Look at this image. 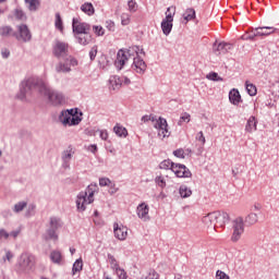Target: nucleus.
<instances>
[{"label":"nucleus","instance_id":"nucleus-22","mask_svg":"<svg viewBox=\"0 0 279 279\" xmlns=\"http://www.w3.org/2000/svg\"><path fill=\"white\" fill-rule=\"evenodd\" d=\"M59 121L63 125H71V109L61 111V113L59 116Z\"/></svg>","mask_w":279,"mask_h":279},{"label":"nucleus","instance_id":"nucleus-8","mask_svg":"<svg viewBox=\"0 0 279 279\" xmlns=\"http://www.w3.org/2000/svg\"><path fill=\"white\" fill-rule=\"evenodd\" d=\"M62 226H64L62 219L50 217L49 229H47L45 234L46 241H58V230H60Z\"/></svg>","mask_w":279,"mask_h":279},{"label":"nucleus","instance_id":"nucleus-3","mask_svg":"<svg viewBox=\"0 0 279 279\" xmlns=\"http://www.w3.org/2000/svg\"><path fill=\"white\" fill-rule=\"evenodd\" d=\"M72 31L74 37L76 38V43L78 45H89L90 40H93V36L90 35V24L86 22L78 21L77 19L72 20Z\"/></svg>","mask_w":279,"mask_h":279},{"label":"nucleus","instance_id":"nucleus-30","mask_svg":"<svg viewBox=\"0 0 279 279\" xmlns=\"http://www.w3.org/2000/svg\"><path fill=\"white\" fill-rule=\"evenodd\" d=\"M54 27L61 33L64 32V24L62 22V16L60 15V13H56Z\"/></svg>","mask_w":279,"mask_h":279},{"label":"nucleus","instance_id":"nucleus-15","mask_svg":"<svg viewBox=\"0 0 279 279\" xmlns=\"http://www.w3.org/2000/svg\"><path fill=\"white\" fill-rule=\"evenodd\" d=\"M137 217L142 219V221H149V205L142 203L136 208Z\"/></svg>","mask_w":279,"mask_h":279},{"label":"nucleus","instance_id":"nucleus-4","mask_svg":"<svg viewBox=\"0 0 279 279\" xmlns=\"http://www.w3.org/2000/svg\"><path fill=\"white\" fill-rule=\"evenodd\" d=\"M36 267V255L29 252H23L16 259L15 271L20 276L27 275L31 271H34Z\"/></svg>","mask_w":279,"mask_h":279},{"label":"nucleus","instance_id":"nucleus-23","mask_svg":"<svg viewBox=\"0 0 279 279\" xmlns=\"http://www.w3.org/2000/svg\"><path fill=\"white\" fill-rule=\"evenodd\" d=\"M71 71V60L60 61L57 65V73H69Z\"/></svg>","mask_w":279,"mask_h":279},{"label":"nucleus","instance_id":"nucleus-33","mask_svg":"<svg viewBox=\"0 0 279 279\" xmlns=\"http://www.w3.org/2000/svg\"><path fill=\"white\" fill-rule=\"evenodd\" d=\"M107 258H108V263H109L112 271H114L116 269H119V267H120L119 262H117V258H114V255L108 254Z\"/></svg>","mask_w":279,"mask_h":279},{"label":"nucleus","instance_id":"nucleus-63","mask_svg":"<svg viewBox=\"0 0 279 279\" xmlns=\"http://www.w3.org/2000/svg\"><path fill=\"white\" fill-rule=\"evenodd\" d=\"M2 215H3V217H12V213L10 211V209L4 210V211L2 213Z\"/></svg>","mask_w":279,"mask_h":279},{"label":"nucleus","instance_id":"nucleus-53","mask_svg":"<svg viewBox=\"0 0 279 279\" xmlns=\"http://www.w3.org/2000/svg\"><path fill=\"white\" fill-rule=\"evenodd\" d=\"M173 156H175V158H184V149L179 148V149L174 150Z\"/></svg>","mask_w":279,"mask_h":279},{"label":"nucleus","instance_id":"nucleus-61","mask_svg":"<svg viewBox=\"0 0 279 279\" xmlns=\"http://www.w3.org/2000/svg\"><path fill=\"white\" fill-rule=\"evenodd\" d=\"M107 27L110 32H112V29H114V22L112 21L107 22Z\"/></svg>","mask_w":279,"mask_h":279},{"label":"nucleus","instance_id":"nucleus-17","mask_svg":"<svg viewBox=\"0 0 279 279\" xmlns=\"http://www.w3.org/2000/svg\"><path fill=\"white\" fill-rule=\"evenodd\" d=\"M16 31L10 25L0 26V36L1 38H14Z\"/></svg>","mask_w":279,"mask_h":279},{"label":"nucleus","instance_id":"nucleus-38","mask_svg":"<svg viewBox=\"0 0 279 279\" xmlns=\"http://www.w3.org/2000/svg\"><path fill=\"white\" fill-rule=\"evenodd\" d=\"M113 271H114V274H117L119 279H128V272H125V269L118 267Z\"/></svg>","mask_w":279,"mask_h":279},{"label":"nucleus","instance_id":"nucleus-7","mask_svg":"<svg viewBox=\"0 0 279 279\" xmlns=\"http://www.w3.org/2000/svg\"><path fill=\"white\" fill-rule=\"evenodd\" d=\"M159 169H171V171L177 175V178H191L193 173L182 163H174L171 159H166L160 162Z\"/></svg>","mask_w":279,"mask_h":279},{"label":"nucleus","instance_id":"nucleus-28","mask_svg":"<svg viewBox=\"0 0 279 279\" xmlns=\"http://www.w3.org/2000/svg\"><path fill=\"white\" fill-rule=\"evenodd\" d=\"M161 29L165 36H169L171 34V31L173 29V23L162 20Z\"/></svg>","mask_w":279,"mask_h":279},{"label":"nucleus","instance_id":"nucleus-51","mask_svg":"<svg viewBox=\"0 0 279 279\" xmlns=\"http://www.w3.org/2000/svg\"><path fill=\"white\" fill-rule=\"evenodd\" d=\"M256 29H260V31L270 29V32L265 31V32H263V34H274V32H276V28H274L271 26H262V27H257Z\"/></svg>","mask_w":279,"mask_h":279},{"label":"nucleus","instance_id":"nucleus-16","mask_svg":"<svg viewBox=\"0 0 279 279\" xmlns=\"http://www.w3.org/2000/svg\"><path fill=\"white\" fill-rule=\"evenodd\" d=\"M84 120V112L78 108L71 109V125H80Z\"/></svg>","mask_w":279,"mask_h":279},{"label":"nucleus","instance_id":"nucleus-29","mask_svg":"<svg viewBox=\"0 0 279 279\" xmlns=\"http://www.w3.org/2000/svg\"><path fill=\"white\" fill-rule=\"evenodd\" d=\"M25 3L29 12H36V10H38V5H40L39 0H25Z\"/></svg>","mask_w":279,"mask_h":279},{"label":"nucleus","instance_id":"nucleus-21","mask_svg":"<svg viewBox=\"0 0 279 279\" xmlns=\"http://www.w3.org/2000/svg\"><path fill=\"white\" fill-rule=\"evenodd\" d=\"M83 269H84V260L82 259V257H80L74 262L72 266V276H80Z\"/></svg>","mask_w":279,"mask_h":279},{"label":"nucleus","instance_id":"nucleus-44","mask_svg":"<svg viewBox=\"0 0 279 279\" xmlns=\"http://www.w3.org/2000/svg\"><path fill=\"white\" fill-rule=\"evenodd\" d=\"M208 80H211L213 82H220L221 77H219V74L217 72H211L208 74Z\"/></svg>","mask_w":279,"mask_h":279},{"label":"nucleus","instance_id":"nucleus-14","mask_svg":"<svg viewBox=\"0 0 279 279\" xmlns=\"http://www.w3.org/2000/svg\"><path fill=\"white\" fill-rule=\"evenodd\" d=\"M234 46L230 43L221 41L217 45V43L214 44V51L217 56H220V53H228V51H231Z\"/></svg>","mask_w":279,"mask_h":279},{"label":"nucleus","instance_id":"nucleus-49","mask_svg":"<svg viewBox=\"0 0 279 279\" xmlns=\"http://www.w3.org/2000/svg\"><path fill=\"white\" fill-rule=\"evenodd\" d=\"M111 184L110 179L108 178H101L99 179V185L100 186H109Z\"/></svg>","mask_w":279,"mask_h":279},{"label":"nucleus","instance_id":"nucleus-27","mask_svg":"<svg viewBox=\"0 0 279 279\" xmlns=\"http://www.w3.org/2000/svg\"><path fill=\"white\" fill-rule=\"evenodd\" d=\"M62 168L63 169H69L71 167V150H65L62 154Z\"/></svg>","mask_w":279,"mask_h":279},{"label":"nucleus","instance_id":"nucleus-36","mask_svg":"<svg viewBox=\"0 0 279 279\" xmlns=\"http://www.w3.org/2000/svg\"><path fill=\"white\" fill-rule=\"evenodd\" d=\"M258 222V215L252 213L245 218V223H248V226H254V223Z\"/></svg>","mask_w":279,"mask_h":279},{"label":"nucleus","instance_id":"nucleus-48","mask_svg":"<svg viewBox=\"0 0 279 279\" xmlns=\"http://www.w3.org/2000/svg\"><path fill=\"white\" fill-rule=\"evenodd\" d=\"M216 278L217 279H230V276H228L226 272H223L221 270H217Z\"/></svg>","mask_w":279,"mask_h":279},{"label":"nucleus","instance_id":"nucleus-37","mask_svg":"<svg viewBox=\"0 0 279 279\" xmlns=\"http://www.w3.org/2000/svg\"><path fill=\"white\" fill-rule=\"evenodd\" d=\"M245 86H246L247 94L251 97H254L256 95V93H257L256 85H254V84H252L250 82H246Z\"/></svg>","mask_w":279,"mask_h":279},{"label":"nucleus","instance_id":"nucleus-32","mask_svg":"<svg viewBox=\"0 0 279 279\" xmlns=\"http://www.w3.org/2000/svg\"><path fill=\"white\" fill-rule=\"evenodd\" d=\"M173 16H175V8L170 7L166 11V19L163 21L168 23H173Z\"/></svg>","mask_w":279,"mask_h":279},{"label":"nucleus","instance_id":"nucleus-55","mask_svg":"<svg viewBox=\"0 0 279 279\" xmlns=\"http://www.w3.org/2000/svg\"><path fill=\"white\" fill-rule=\"evenodd\" d=\"M87 151H90L92 154H97V145L92 144L87 147Z\"/></svg>","mask_w":279,"mask_h":279},{"label":"nucleus","instance_id":"nucleus-11","mask_svg":"<svg viewBox=\"0 0 279 279\" xmlns=\"http://www.w3.org/2000/svg\"><path fill=\"white\" fill-rule=\"evenodd\" d=\"M232 228L233 233L231 235L232 243H238V241H241V236L245 232V225L243 222V219L241 217L235 218L232 221Z\"/></svg>","mask_w":279,"mask_h":279},{"label":"nucleus","instance_id":"nucleus-9","mask_svg":"<svg viewBox=\"0 0 279 279\" xmlns=\"http://www.w3.org/2000/svg\"><path fill=\"white\" fill-rule=\"evenodd\" d=\"M150 121L154 123L155 130H158V136L161 138H169L171 136V132H169V124L167 123V119L156 116H150Z\"/></svg>","mask_w":279,"mask_h":279},{"label":"nucleus","instance_id":"nucleus-34","mask_svg":"<svg viewBox=\"0 0 279 279\" xmlns=\"http://www.w3.org/2000/svg\"><path fill=\"white\" fill-rule=\"evenodd\" d=\"M25 208H27V202L25 201L19 202L13 206V213H16V214L23 213Z\"/></svg>","mask_w":279,"mask_h":279},{"label":"nucleus","instance_id":"nucleus-59","mask_svg":"<svg viewBox=\"0 0 279 279\" xmlns=\"http://www.w3.org/2000/svg\"><path fill=\"white\" fill-rule=\"evenodd\" d=\"M21 234V230L11 231L9 233V236H13V239H16Z\"/></svg>","mask_w":279,"mask_h":279},{"label":"nucleus","instance_id":"nucleus-60","mask_svg":"<svg viewBox=\"0 0 279 279\" xmlns=\"http://www.w3.org/2000/svg\"><path fill=\"white\" fill-rule=\"evenodd\" d=\"M122 80V84H124L125 86H130L131 81L130 78H128V76H121Z\"/></svg>","mask_w":279,"mask_h":279},{"label":"nucleus","instance_id":"nucleus-24","mask_svg":"<svg viewBox=\"0 0 279 279\" xmlns=\"http://www.w3.org/2000/svg\"><path fill=\"white\" fill-rule=\"evenodd\" d=\"M114 134H117L120 138H126L128 137V129H125L123 125L117 123L113 128Z\"/></svg>","mask_w":279,"mask_h":279},{"label":"nucleus","instance_id":"nucleus-10","mask_svg":"<svg viewBox=\"0 0 279 279\" xmlns=\"http://www.w3.org/2000/svg\"><path fill=\"white\" fill-rule=\"evenodd\" d=\"M14 38L19 43H31L32 31H29V27L26 24H20L16 26Z\"/></svg>","mask_w":279,"mask_h":279},{"label":"nucleus","instance_id":"nucleus-6","mask_svg":"<svg viewBox=\"0 0 279 279\" xmlns=\"http://www.w3.org/2000/svg\"><path fill=\"white\" fill-rule=\"evenodd\" d=\"M97 191H99L97 183H92L87 186V189L84 192H81L77 195L76 208L80 213H84V210H86V206L95 202V193H97Z\"/></svg>","mask_w":279,"mask_h":279},{"label":"nucleus","instance_id":"nucleus-42","mask_svg":"<svg viewBox=\"0 0 279 279\" xmlns=\"http://www.w3.org/2000/svg\"><path fill=\"white\" fill-rule=\"evenodd\" d=\"M93 32L96 36H104L105 34L104 27L97 25L93 26Z\"/></svg>","mask_w":279,"mask_h":279},{"label":"nucleus","instance_id":"nucleus-18","mask_svg":"<svg viewBox=\"0 0 279 279\" xmlns=\"http://www.w3.org/2000/svg\"><path fill=\"white\" fill-rule=\"evenodd\" d=\"M257 125L258 121L256 120V117L251 116L246 122L245 132H248V134H252V132H256Z\"/></svg>","mask_w":279,"mask_h":279},{"label":"nucleus","instance_id":"nucleus-46","mask_svg":"<svg viewBox=\"0 0 279 279\" xmlns=\"http://www.w3.org/2000/svg\"><path fill=\"white\" fill-rule=\"evenodd\" d=\"M96 132L99 133L101 141H108V131L107 130H97Z\"/></svg>","mask_w":279,"mask_h":279},{"label":"nucleus","instance_id":"nucleus-43","mask_svg":"<svg viewBox=\"0 0 279 279\" xmlns=\"http://www.w3.org/2000/svg\"><path fill=\"white\" fill-rule=\"evenodd\" d=\"M121 23H122V25H130V14L122 13L121 14Z\"/></svg>","mask_w":279,"mask_h":279},{"label":"nucleus","instance_id":"nucleus-2","mask_svg":"<svg viewBox=\"0 0 279 279\" xmlns=\"http://www.w3.org/2000/svg\"><path fill=\"white\" fill-rule=\"evenodd\" d=\"M138 53L145 54V50L141 49L138 46L130 47L126 50L120 49L114 61L116 69L121 71V69H123V66H125L130 60H133V71H136L140 75H143L145 71H147V63H145V61L138 57Z\"/></svg>","mask_w":279,"mask_h":279},{"label":"nucleus","instance_id":"nucleus-64","mask_svg":"<svg viewBox=\"0 0 279 279\" xmlns=\"http://www.w3.org/2000/svg\"><path fill=\"white\" fill-rule=\"evenodd\" d=\"M71 66H77V61L75 59H71Z\"/></svg>","mask_w":279,"mask_h":279},{"label":"nucleus","instance_id":"nucleus-13","mask_svg":"<svg viewBox=\"0 0 279 279\" xmlns=\"http://www.w3.org/2000/svg\"><path fill=\"white\" fill-rule=\"evenodd\" d=\"M113 234L116 236V239H118L119 241H125L128 239V227L120 225L119 223H114L113 225Z\"/></svg>","mask_w":279,"mask_h":279},{"label":"nucleus","instance_id":"nucleus-31","mask_svg":"<svg viewBox=\"0 0 279 279\" xmlns=\"http://www.w3.org/2000/svg\"><path fill=\"white\" fill-rule=\"evenodd\" d=\"M50 259L57 265H60L62 263V253L60 251H52L50 253Z\"/></svg>","mask_w":279,"mask_h":279},{"label":"nucleus","instance_id":"nucleus-58","mask_svg":"<svg viewBox=\"0 0 279 279\" xmlns=\"http://www.w3.org/2000/svg\"><path fill=\"white\" fill-rule=\"evenodd\" d=\"M1 56H2V58H4V59L10 58V50L3 49V50L1 51Z\"/></svg>","mask_w":279,"mask_h":279},{"label":"nucleus","instance_id":"nucleus-25","mask_svg":"<svg viewBox=\"0 0 279 279\" xmlns=\"http://www.w3.org/2000/svg\"><path fill=\"white\" fill-rule=\"evenodd\" d=\"M81 10L84 12V14H87V16H93V14H95V7L90 2H85L82 4Z\"/></svg>","mask_w":279,"mask_h":279},{"label":"nucleus","instance_id":"nucleus-57","mask_svg":"<svg viewBox=\"0 0 279 279\" xmlns=\"http://www.w3.org/2000/svg\"><path fill=\"white\" fill-rule=\"evenodd\" d=\"M255 31H256V33H254L255 38H256V36H269L271 34V33H263V31H258L256 28H255Z\"/></svg>","mask_w":279,"mask_h":279},{"label":"nucleus","instance_id":"nucleus-47","mask_svg":"<svg viewBox=\"0 0 279 279\" xmlns=\"http://www.w3.org/2000/svg\"><path fill=\"white\" fill-rule=\"evenodd\" d=\"M10 239V233L5 229H0V241Z\"/></svg>","mask_w":279,"mask_h":279},{"label":"nucleus","instance_id":"nucleus-35","mask_svg":"<svg viewBox=\"0 0 279 279\" xmlns=\"http://www.w3.org/2000/svg\"><path fill=\"white\" fill-rule=\"evenodd\" d=\"M184 21L189 23V21H193L195 19V9H187L183 14Z\"/></svg>","mask_w":279,"mask_h":279},{"label":"nucleus","instance_id":"nucleus-62","mask_svg":"<svg viewBox=\"0 0 279 279\" xmlns=\"http://www.w3.org/2000/svg\"><path fill=\"white\" fill-rule=\"evenodd\" d=\"M150 119H151V116H144V117H142L143 123H147V121H150Z\"/></svg>","mask_w":279,"mask_h":279},{"label":"nucleus","instance_id":"nucleus-45","mask_svg":"<svg viewBox=\"0 0 279 279\" xmlns=\"http://www.w3.org/2000/svg\"><path fill=\"white\" fill-rule=\"evenodd\" d=\"M196 141H199L202 145H206V137L204 136V132H198L196 135Z\"/></svg>","mask_w":279,"mask_h":279},{"label":"nucleus","instance_id":"nucleus-19","mask_svg":"<svg viewBox=\"0 0 279 279\" xmlns=\"http://www.w3.org/2000/svg\"><path fill=\"white\" fill-rule=\"evenodd\" d=\"M229 101L233 105V106H239V104H241V93H239V89H231L229 93Z\"/></svg>","mask_w":279,"mask_h":279},{"label":"nucleus","instance_id":"nucleus-40","mask_svg":"<svg viewBox=\"0 0 279 279\" xmlns=\"http://www.w3.org/2000/svg\"><path fill=\"white\" fill-rule=\"evenodd\" d=\"M14 16L17 21H25V19H27V16H25V12L21 9H15Z\"/></svg>","mask_w":279,"mask_h":279},{"label":"nucleus","instance_id":"nucleus-26","mask_svg":"<svg viewBox=\"0 0 279 279\" xmlns=\"http://www.w3.org/2000/svg\"><path fill=\"white\" fill-rule=\"evenodd\" d=\"M179 195L183 199H186V197H191L193 195V191L189 186H186V185H181L179 187Z\"/></svg>","mask_w":279,"mask_h":279},{"label":"nucleus","instance_id":"nucleus-41","mask_svg":"<svg viewBox=\"0 0 279 279\" xmlns=\"http://www.w3.org/2000/svg\"><path fill=\"white\" fill-rule=\"evenodd\" d=\"M182 121L189 123L191 121V114L187 112H184L181 118L180 121L178 122V125H182Z\"/></svg>","mask_w":279,"mask_h":279},{"label":"nucleus","instance_id":"nucleus-54","mask_svg":"<svg viewBox=\"0 0 279 279\" xmlns=\"http://www.w3.org/2000/svg\"><path fill=\"white\" fill-rule=\"evenodd\" d=\"M89 58L90 60H95L97 58V46H94L89 51Z\"/></svg>","mask_w":279,"mask_h":279},{"label":"nucleus","instance_id":"nucleus-1","mask_svg":"<svg viewBox=\"0 0 279 279\" xmlns=\"http://www.w3.org/2000/svg\"><path fill=\"white\" fill-rule=\"evenodd\" d=\"M34 93H39V95L47 97L51 106H62L65 101L62 93L47 86V83L38 76H29L21 82L17 99L23 101L27 99V97H32Z\"/></svg>","mask_w":279,"mask_h":279},{"label":"nucleus","instance_id":"nucleus-20","mask_svg":"<svg viewBox=\"0 0 279 279\" xmlns=\"http://www.w3.org/2000/svg\"><path fill=\"white\" fill-rule=\"evenodd\" d=\"M109 84L112 87V90H119L123 86V78L118 75L110 76Z\"/></svg>","mask_w":279,"mask_h":279},{"label":"nucleus","instance_id":"nucleus-39","mask_svg":"<svg viewBox=\"0 0 279 279\" xmlns=\"http://www.w3.org/2000/svg\"><path fill=\"white\" fill-rule=\"evenodd\" d=\"M155 183L157 186H160V189H165L167 186V181L165 180V177L159 175L155 178Z\"/></svg>","mask_w":279,"mask_h":279},{"label":"nucleus","instance_id":"nucleus-56","mask_svg":"<svg viewBox=\"0 0 279 279\" xmlns=\"http://www.w3.org/2000/svg\"><path fill=\"white\" fill-rule=\"evenodd\" d=\"M243 40H254L256 38V35L253 33L251 35H243Z\"/></svg>","mask_w":279,"mask_h":279},{"label":"nucleus","instance_id":"nucleus-12","mask_svg":"<svg viewBox=\"0 0 279 279\" xmlns=\"http://www.w3.org/2000/svg\"><path fill=\"white\" fill-rule=\"evenodd\" d=\"M69 50V46L64 43L57 40L52 48V53L56 58H64L66 56V51Z\"/></svg>","mask_w":279,"mask_h":279},{"label":"nucleus","instance_id":"nucleus-50","mask_svg":"<svg viewBox=\"0 0 279 279\" xmlns=\"http://www.w3.org/2000/svg\"><path fill=\"white\" fill-rule=\"evenodd\" d=\"M14 258V254L10 251L5 252V256L2 258L3 263H5V260H8L10 263V260H12Z\"/></svg>","mask_w":279,"mask_h":279},{"label":"nucleus","instance_id":"nucleus-52","mask_svg":"<svg viewBox=\"0 0 279 279\" xmlns=\"http://www.w3.org/2000/svg\"><path fill=\"white\" fill-rule=\"evenodd\" d=\"M128 5H129L130 12H136V1L130 0V1L128 2Z\"/></svg>","mask_w":279,"mask_h":279},{"label":"nucleus","instance_id":"nucleus-5","mask_svg":"<svg viewBox=\"0 0 279 279\" xmlns=\"http://www.w3.org/2000/svg\"><path fill=\"white\" fill-rule=\"evenodd\" d=\"M230 221V215L226 211H213L205 217H203V223L211 230H217V228H223L226 223Z\"/></svg>","mask_w":279,"mask_h":279}]
</instances>
